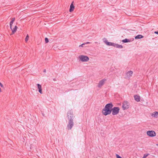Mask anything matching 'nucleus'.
I'll use <instances>...</instances> for the list:
<instances>
[{
    "label": "nucleus",
    "mask_w": 158,
    "mask_h": 158,
    "mask_svg": "<svg viewBox=\"0 0 158 158\" xmlns=\"http://www.w3.org/2000/svg\"><path fill=\"white\" fill-rule=\"evenodd\" d=\"M67 117L68 119V123L67 125V128L68 130H70L74 125L73 120L74 116L73 112L68 111L67 113Z\"/></svg>",
    "instance_id": "f257e3e1"
},
{
    "label": "nucleus",
    "mask_w": 158,
    "mask_h": 158,
    "mask_svg": "<svg viewBox=\"0 0 158 158\" xmlns=\"http://www.w3.org/2000/svg\"><path fill=\"white\" fill-rule=\"evenodd\" d=\"M113 105L111 103L107 104L102 110V113L104 115L110 114L112 112L111 109Z\"/></svg>",
    "instance_id": "f03ea898"
},
{
    "label": "nucleus",
    "mask_w": 158,
    "mask_h": 158,
    "mask_svg": "<svg viewBox=\"0 0 158 158\" xmlns=\"http://www.w3.org/2000/svg\"><path fill=\"white\" fill-rule=\"evenodd\" d=\"M112 114L113 115L117 114L119 112L120 109L118 107H115L111 109Z\"/></svg>",
    "instance_id": "7ed1b4c3"
},
{
    "label": "nucleus",
    "mask_w": 158,
    "mask_h": 158,
    "mask_svg": "<svg viewBox=\"0 0 158 158\" xmlns=\"http://www.w3.org/2000/svg\"><path fill=\"white\" fill-rule=\"evenodd\" d=\"M129 103L127 101H124L122 103V107L123 110L128 109L129 107Z\"/></svg>",
    "instance_id": "20e7f679"
},
{
    "label": "nucleus",
    "mask_w": 158,
    "mask_h": 158,
    "mask_svg": "<svg viewBox=\"0 0 158 158\" xmlns=\"http://www.w3.org/2000/svg\"><path fill=\"white\" fill-rule=\"evenodd\" d=\"M79 58L80 60L83 62H86L89 60V57L86 56L80 55L79 56Z\"/></svg>",
    "instance_id": "39448f33"
},
{
    "label": "nucleus",
    "mask_w": 158,
    "mask_h": 158,
    "mask_svg": "<svg viewBox=\"0 0 158 158\" xmlns=\"http://www.w3.org/2000/svg\"><path fill=\"white\" fill-rule=\"evenodd\" d=\"M147 134L150 137H154L156 135V133L153 131H147Z\"/></svg>",
    "instance_id": "423d86ee"
},
{
    "label": "nucleus",
    "mask_w": 158,
    "mask_h": 158,
    "mask_svg": "<svg viewBox=\"0 0 158 158\" xmlns=\"http://www.w3.org/2000/svg\"><path fill=\"white\" fill-rule=\"evenodd\" d=\"M106 81V79H103L100 81L98 85V87L99 88L101 87L104 84L105 82Z\"/></svg>",
    "instance_id": "0eeeda50"
},
{
    "label": "nucleus",
    "mask_w": 158,
    "mask_h": 158,
    "mask_svg": "<svg viewBox=\"0 0 158 158\" xmlns=\"http://www.w3.org/2000/svg\"><path fill=\"white\" fill-rule=\"evenodd\" d=\"M133 72L131 71H130L127 73L126 74V76L127 77L130 78L133 74Z\"/></svg>",
    "instance_id": "6e6552de"
},
{
    "label": "nucleus",
    "mask_w": 158,
    "mask_h": 158,
    "mask_svg": "<svg viewBox=\"0 0 158 158\" xmlns=\"http://www.w3.org/2000/svg\"><path fill=\"white\" fill-rule=\"evenodd\" d=\"M37 86L38 88L39 89V92L41 94H42L43 92L42 91L41 85H40L38 84H37Z\"/></svg>",
    "instance_id": "1a4fd4ad"
},
{
    "label": "nucleus",
    "mask_w": 158,
    "mask_h": 158,
    "mask_svg": "<svg viewBox=\"0 0 158 158\" xmlns=\"http://www.w3.org/2000/svg\"><path fill=\"white\" fill-rule=\"evenodd\" d=\"M105 43L107 45L114 46V44L113 43L108 42L107 40L105 41Z\"/></svg>",
    "instance_id": "9d476101"
},
{
    "label": "nucleus",
    "mask_w": 158,
    "mask_h": 158,
    "mask_svg": "<svg viewBox=\"0 0 158 158\" xmlns=\"http://www.w3.org/2000/svg\"><path fill=\"white\" fill-rule=\"evenodd\" d=\"M73 2L71 4L70 6V8L69 9V11L70 12H72L73 11L74 8V6L73 4Z\"/></svg>",
    "instance_id": "9b49d317"
},
{
    "label": "nucleus",
    "mask_w": 158,
    "mask_h": 158,
    "mask_svg": "<svg viewBox=\"0 0 158 158\" xmlns=\"http://www.w3.org/2000/svg\"><path fill=\"white\" fill-rule=\"evenodd\" d=\"M135 100L137 102L140 101V96L137 95H135L134 96Z\"/></svg>",
    "instance_id": "f8f14e48"
},
{
    "label": "nucleus",
    "mask_w": 158,
    "mask_h": 158,
    "mask_svg": "<svg viewBox=\"0 0 158 158\" xmlns=\"http://www.w3.org/2000/svg\"><path fill=\"white\" fill-rule=\"evenodd\" d=\"M15 19L14 18H12L11 19V21L10 22V27L11 29H12V25L13 23L15 21Z\"/></svg>",
    "instance_id": "ddd939ff"
},
{
    "label": "nucleus",
    "mask_w": 158,
    "mask_h": 158,
    "mask_svg": "<svg viewBox=\"0 0 158 158\" xmlns=\"http://www.w3.org/2000/svg\"><path fill=\"white\" fill-rule=\"evenodd\" d=\"M152 116L154 117L157 118L158 117V112L157 111L154 112L152 114Z\"/></svg>",
    "instance_id": "4468645a"
},
{
    "label": "nucleus",
    "mask_w": 158,
    "mask_h": 158,
    "mask_svg": "<svg viewBox=\"0 0 158 158\" xmlns=\"http://www.w3.org/2000/svg\"><path fill=\"white\" fill-rule=\"evenodd\" d=\"M114 47L119 48H123V47L122 45L115 44H114Z\"/></svg>",
    "instance_id": "2eb2a0df"
},
{
    "label": "nucleus",
    "mask_w": 158,
    "mask_h": 158,
    "mask_svg": "<svg viewBox=\"0 0 158 158\" xmlns=\"http://www.w3.org/2000/svg\"><path fill=\"white\" fill-rule=\"evenodd\" d=\"M17 27L16 26H15L14 27V28H13V29L12 28V29H11L12 31V34H14L15 32L17 30Z\"/></svg>",
    "instance_id": "dca6fc26"
},
{
    "label": "nucleus",
    "mask_w": 158,
    "mask_h": 158,
    "mask_svg": "<svg viewBox=\"0 0 158 158\" xmlns=\"http://www.w3.org/2000/svg\"><path fill=\"white\" fill-rule=\"evenodd\" d=\"M143 35H138L136 36L135 37V39H139L142 38H143Z\"/></svg>",
    "instance_id": "f3484780"
},
{
    "label": "nucleus",
    "mask_w": 158,
    "mask_h": 158,
    "mask_svg": "<svg viewBox=\"0 0 158 158\" xmlns=\"http://www.w3.org/2000/svg\"><path fill=\"white\" fill-rule=\"evenodd\" d=\"M122 41L123 43H127L130 42V40L129 39H125L122 40Z\"/></svg>",
    "instance_id": "a211bd4d"
},
{
    "label": "nucleus",
    "mask_w": 158,
    "mask_h": 158,
    "mask_svg": "<svg viewBox=\"0 0 158 158\" xmlns=\"http://www.w3.org/2000/svg\"><path fill=\"white\" fill-rule=\"evenodd\" d=\"M29 39V35H27L26 38H25V39L26 42H27L28 40Z\"/></svg>",
    "instance_id": "6ab92c4d"
},
{
    "label": "nucleus",
    "mask_w": 158,
    "mask_h": 158,
    "mask_svg": "<svg viewBox=\"0 0 158 158\" xmlns=\"http://www.w3.org/2000/svg\"><path fill=\"white\" fill-rule=\"evenodd\" d=\"M45 43H48V41H49L48 39L47 38H45Z\"/></svg>",
    "instance_id": "aec40b11"
},
{
    "label": "nucleus",
    "mask_w": 158,
    "mask_h": 158,
    "mask_svg": "<svg viewBox=\"0 0 158 158\" xmlns=\"http://www.w3.org/2000/svg\"><path fill=\"white\" fill-rule=\"evenodd\" d=\"M116 156L117 157V158H122L121 157H120L117 154L116 155Z\"/></svg>",
    "instance_id": "412c9836"
},
{
    "label": "nucleus",
    "mask_w": 158,
    "mask_h": 158,
    "mask_svg": "<svg viewBox=\"0 0 158 158\" xmlns=\"http://www.w3.org/2000/svg\"><path fill=\"white\" fill-rule=\"evenodd\" d=\"M0 86H1V87L3 88V85L0 82Z\"/></svg>",
    "instance_id": "4be33fe9"
},
{
    "label": "nucleus",
    "mask_w": 158,
    "mask_h": 158,
    "mask_svg": "<svg viewBox=\"0 0 158 158\" xmlns=\"http://www.w3.org/2000/svg\"><path fill=\"white\" fill-rule=\"evenodd\" d=\"M85 45V44H81V45H80L79 46V47H83V45Z\"/></svg>",
    "instance_id": "5701e85b"
},
{
    "label": "nucleus",
    "mask_w": 158,
    "mask_h": 158,
    "mask_svg": "<svg viewBox=\"0 0 158 158\" xmlns=\"http://www.w3.org/2000/svg\"><path fill=\"white\" fill-rule=\"evenodd\" d=\"M148 155H144L143 156V157H144V158H145Z\"/></svg>",
    "instance_id": "b1692460"
},
{
    "label": "nucleus",
    "mask_w": 158,
    "mask_h": 158,
    "mask_svg": "<svg viewBox=\"0 0 158 158\" xmlns=\"http://www.w3.org/2000/svg\"><path fill=\"white\" fill-rule=\"evenodd\" d=\"M154 33L155 34H157L158 35V31H155L154 32Z\"/></svg>",
    "instance_id": "393cba45"
},
{
    "label": "nucleus",
    "mask_w": 158,
    "mask_h": 158,
    "mask_svg": "<svg viewBox=\"0 0 158 158\" xmlns=\"http://www.w3.org/2000/svg\"><path fill=\"white\" fill-rule=\"evenodd\" d=\"M46 69H44V71H43V72H44V73H46Z\"/></svg>",
    "instance_id": "a878e982"
},
{
    "label": "nucleus",
    "mask_w": 158,
    "mask_h": 158,
    "mask_svg": "<svg viewBox=\"0 0 158 158\" xmlns=\"http://www.w3.org/2000/svg\"><path fill=\"white\" fill-rule=\"evenodd\" d=\"M2 92V90H1V88H0V92Z\"/></svg>",
    "instance_id": "bb28decb"
},
{
    "label": "nucleus",
    "mask_w": 158,
    "mask_h": 158,
    "mask_svg": "<svg viewBox=\"0 0 158 158\" xmlns=\"http://www.w3.org/2000/svg\"><path fill=\"white\" fill-rule=\"evenodd\" d=\"M53 80L54 81H56V79H53Z\"/></svg>",
    "instance_id": "cd10ccee"
},
{
    "label": "nucleus",
    "mask_w": 158,
    "mask_h": 158,
    "mask_svg": "<svg viewBox=\"0 0 158 158\" xmlns=\"http://www.w3.org/2000/svg\"><path fill=\"white\" fill-rule=\"evenodd\" d=\"M86 43H87V44H89V42H87Z\"/></svg>",
    "instance_id": "c85d7f7f"
},
{
    "label": "nucleus",
    "mask_w": 158,
    "mask_h": 158,
    "mask_svg": "<svg viewBox=\"0 0 158 158\" xmlns=\"http://www.w3.org/2000/svg\"><path fill=\"white\" fill-rule=\"evenodd\" d=\"M158 146V144H157Z\"/></svg>",
    "instance_id": "c756f323"
}]
</instances>
